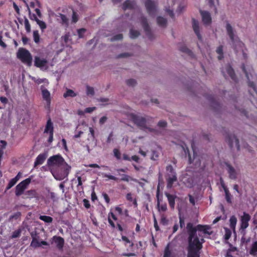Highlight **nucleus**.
<instances>
[{
  "instance_id": "1",
  "label": "nucleus",
  "mask_w": 257,
  "mask_h": 257,
  "mask_svg": "<svg viewBox=\"0 0 257 257\" xmlns=\"http://www.w3.org/2000/svg\"><path fill=\"white\" fill-rule=\"evenodd\" d=\"M186 228L188 234L187 257H200L201 250L205 240L200 233L197 234V231L211 235L212 232L208 231L210 227L208 225L201 224L194 226L192 223L189 222L187 224Z\"/></svg>"
},
{
  "instance_id": "2",
  "label": "nucleus",
  "mask_w": 257,
  "mask_h": 257,
  "mask_svg": "<svg viewBox=\"0 0 257 257\" xmlns=\"http://www.w3.org/2000/svg\"><path fill=\"white\" fill-rule=\"evenodd\" d=\"M241 68L248 80V86L249 88L248 91L253 98V100L251 101L252 102L254 101L257 102V76L254 73L252 68H249L247 71L244 64H242Z\"/></svg>"
},
{
  "instance_id": "3",
  "label": "nucleus",
  "mask_w": 257,
  "mask_h": 257,
  "mask_svg": "<svg viewBox=\"0 0 257 257\" xmlns=\"http://www.w3.org/2000/svg\"><path fill=\"white\" fill-rule=\"evenodd\" d=\"M17 56L23 63L26 64L29 66L32 65V56L28 50L20 48L17 52Z\"/></svg>"
},
{
  "instance_id": "4",
  "label": "nucleus",
  "mask_w": 257,
  "mask_h": 257,
  "mask_svg": "<svg viewBox=\"0 0 257 257\" xmlns=\"http://www.w3.org/2000/svg\"><path fill=\"white\" fill-rule=\"evenodd\" d=\"M131 118L134 123L141 129H147L151 132L155 131L154 129L147 127V119L146 117L137 114H132Z\"/></svg>"
},
{
  "instance_id": "5",
  "label": "nucleus",
  "mask_w": 257,
  "mask_h": 257,
  "mask_svg": "<svg viewBox=\"0 0 257 257\" xmlns=\"http://www.w3.org/2000/svg\"><path fill=\"white\" fill-rule=\"evenodd\" d=\"M31 182V178H28L18 184L16 187V195L17 196L21 195L24 193V191L26 189L27 187L30 184Z\"/></svg>"
},
{
  "instance_id": "6",
  "label": "nucleus",
  "mask_w": 257,
  "mask_h": 257,
  "mask_svg": "<svg viewBox=\"0 0 257 257\" xmlns=\"http://www.w3.org/2000/svg\"><path fill=\"white\" fill-rule=\"evenodd\" d=\"M44 133L49 134V136L47 141L51 144L53 141L54 126L50 117H49L47 121Z\"/></svg>"
},
{
  "instance_id": "7",
  "label": "nucleus",
  "mask_w": 257,
  "mask_h": 257,
  "mask_svg": "<svg viewBox=\"0 0 257 257\" xmlns=\"http://www.w3.org/2000/svg\"><path fill=\"white\" fill-rule=\"evenodd\" d=\"M140 21L144 31L146 33V35L150 40H152L153 38V35L148 23L147 19L144 16H141Z\"/></svg>"
},
{
  "instance_id": "8",
  "label": "nucleus",
  "mask_w": 257,
  "mask_h": 257,
  "mask_svg": "<svg viewBox=\"0 0 257 257\" xmlns=\"http://www.w3.org/2000/svg\"><path fill=\"white\" fill-rule=\"evenodd\" d=\"M64 163V159L60 155H54L50 157L47 161L49 165H62Z\"/></svg>"
},
{
  "instance_id": "9",
  "label": "nucleus",
  "mask_w": 257,
  "mask_h": 257,
  "mask_svg": "<svg viewBox=\"0 0 257 257\" xmlns=\"http://www.w3.org/2000/svg\"><path fill=\"white\" fill-rule=\"evenodd\" d=\"M250 219L251 216L249 214L243 212V215L240 217V229L241 230V231H244L245 229L248 227V222Z\"/></svg>"
},
{
  "instance_id": "10",
  "label": "nucleus",
  "mask_w": 257,
  "mask_h": 257,
  "mask_svg": "<svg viewBox=\"0 0 257 257\" xmlns=\"http://www.w3.org/2000/svg\"><path fill=\"white\" fill-rule=\"evenodd\" d=\"M145 7L149 15L151 16H154L156 13V6L155 2L152 0H146Z\"/></svg>"
},
{
  "instance_id": "11",
  "label": "nucleus",
  "mask_w": 257,
  "mask_h": 257,
  "mask_svg": "<svg viewBox=\"0 0 257 257\" xmlns=\"http://www.w3.org/2000/svg\"><path fill=\"white\" fill-rule=\"evenodd\" d=\"M205 97L210 101L211 106L215 111H219L221 108L220 103L214 95H206Z\"/></svg>"
},
{
  "instance_id": "12",
  "label": "nucleus",
  "mask_w": 257,
  "mask_h": 257,
  "mask_svg": "<svg viewBox=\"0 0 257 257\" xmlns=\"http://www.w3.org/2000/svg\"><path fill=\"white\" fill-rule=\"evenodd\" d=\"M233 141H235V146L237 150L240 149L239 140L234 135L227 134L226 136V141L227 142L229 147L232 148L233 146Z\"/></svg>"
},
{
  "instance_id": "13",
  "label": "nucleus",
  "mask_w": 257,
  "mask_h": 257,
  "mask_svg": "<svg viewBox=\"0 0 257 257\" xmlns=\"http://www.w3.org/2000/svg\"><path fill=\"white\" fill-rule=\"evenodd\" d=\"M48 63L46 59L41 58L39 56H35L34 58V65L36 67L42 69L44 67H47Z\"/></svg>"
},
{
  "instance_id": "14",
  "label": "nucleus",
  "mask_w": 257,
  "mask_h": 257,
  "mask_svg": "<svg viewBox=\"0 0 257 257\" xmlns=\"http://www.w3.org/2000/svg\"><path fill=\"white\" fill-rule=\"evenodd\" d=\"M224 164L227 167L229 178L232 180H236L237 177V173L235 169L228 162H225Z\"/></svg>"
},
{
  "instance_id": "15",
  "label": "nucleus",
  "mask_w": 257,
  "mask_h": 257,
  "mask_svg": "<svg viewBox=\"0 0 257 257\" xmlns=\"http://www.w3.org/2000/svg\"><path fill=\"white\" fill-rule=\"evenodd\" d=\"M52 239L56 244L57 248L59 250H62L64 245V239L63 237L57 235L54 236Z\"/></svg>"
},
{
  "instance_id": "16",
  "label": "nucleus",
  "mask_w": 257,
  "mask_h": 257,
  "mask_svg": "<svg viewBox=\"0 0 257 257\" xmlns=\"http://www.w3.org/2000/svg\"><path fill=\"white\" fill-rule=\"evenodd\" d=\"M200 13L201 15L203 23L205 25H209L211 24L212 19L210 14L207 11L202 10H200Z\"/></svg>"
},
{
  "instance_id": "17",
  "label": "nucleus",
  "mask_w": 257,
  "mask_h": 257,
  "mask_svg": "<svg viewBox=\"0 0 257 257\" xmlns=\"http://www.w3.org/2000/svg\"><path fill=\"white\" fill-rule=\"evenodd\" d=\"M192 27L193 30L196 35L198 40L202 41V37L200 33L199 26L198 21L196 20L195 19H192Z\"/></svg>"
},
{
  "instance_id": "18",
  "label": "nucleus",
  "mask_w": 257,
  "mask_h": 257,
  "mask_svg": "<svg viewBox=\"0 0 257 257\" xmlns=\"http://www.w3.org/2000/svg\"><path fill=\"white\" fill-rule=\"evenodd\" d=\"M165 195L167 198L170 208L172 209H174L175 205V199L177 198V196L175 195L171 194L168 192H165Z\"/></svg>"
},
{
  "instance_id": "19",
  "label": "nucleus",
  "mask_w": 257,
  "mask_h": 257,
  "mask_svg": "<svg viewBox=\"0 0 257 257\" xmlns=\"http://www.w3.org/2000/svg\"><path fill=\"white\" fill-rule=\"evenodd\" d=\"M47 158L46 154L44 153L39 154L36 159L34 163V167H36L38 165H42L44 163Z\"/></svg>"
},
{
  "instance_id": "20",
  "label": "nucleus",
  "mask_w": 257,
  "mask_h": 257,
  "mask_svg": "<svg viewBox=\"0 0 257 257\" xmlns=\"http://www.w3.org/2000/svg\"><path fill=\"white\" fill-rule=\"evenodd\" d=\"M226 30L229 38L232 43L234 42L235 35L234 33L233 29L229 23H227L226 25Z\"/></svg>"
},
{
  "instance_id": "21",
  "label": "nucleus",
  "mask_w": 257,
  "mask_h": 257,
  "mask_svg": "<svg viewBox=\"0 0 257 257\" xmlns=\"http://www.w3.org/2000/svg\"><path fill=\"white\" fill-rule=\"evenodd\" d=\"M226 71L229 76V77L231 78V79L234 81L235 82H236L237 81V77L235 75L234 71L232 67L231 66L230 64H228L225 67Z\"/></svg>"
},
{
  "instance_id": "22",
  "label": "nucleus",
  "mask_w": 257,
  "mask_h": 257,
  "mask_svg": "<svg viewBox=\"0 0 257 257\" xmlns=\"http://www.w3.org/2000/svg\"><path fill=\"white\" fill-rule=\"evenodd\" d=\"M167 187L170 189L173 187V185L175 182L177 181V175H173V176H168L166 178Z\"/></svg>"
},
{
  "instance_id": "23",
  "label": "nucleus",
  "mask_w": 257,
  "mask_h": 257,
  "mask_svg": "<svg viewBox=\"0 0 257 257\" xmlns=\"http://www.w3.org/2000/svg\"><path fill=\"white\" fill-rule=\"evenodd\" d=\"M42 94L44 100L46 101L47 105L49 106L51 103L50 93L47 89H42Z\"/></svg>"
},
{
  "instance_id": "24",
  "label": "nucleus",
  "mask_w": 257,
  "mask_h": 257,
  "mask_svg": "<svg viewBox=\"0 0 257 257\" xmlns=\"http://www.w3.org/2000/svg\"><path fill=\"white\" fill-rule=\"evenodd\" d=\"M135 2L133 0H126L123 3L122 8L124 11L127 9L133 10L135 7Z\"/></svg>"
},
{
  "instance_id": "25",
  "label": "nucleus",
  "mask_w": 257,
  "mask_h": 257,
  "mask_svg": "<svg viewBox=\"0 0 257 257\" xmlns=\"http://www.w3.org/2000/svg\"><path fill=\"white\" fill-rule=\"evenodd\" d=\"M111 218L114 221H116L117 220V218L115 214L112 212H110L108 215V221L110 226L112 228H114L115 227V224Z\"/></svg>"
},
{
  "instance_id": "26",
  "label": "nucleus",
  "mask_w": 257,
  "mask_h": 257,
  "mask_svg": "<svg viewBox=\"0 0 257 257\" xmlns=\"http://www.w3.org/2000/svg\"><path fill=\"white\" fill-rule=\"evenodd\" d=\"M183 182L184 184L188 188H191L193 186L194 179L192 177H184L183 178Z\"/></svg>"
},
{
  "instance_id": "27",
  "label": "nucleus",
  "mask_w": 257,
  "mask_h": 257,
  "mask_svg": "<svg viewBox=\"0 0 257 257\" xmlns=\"http://www.w3.org/2000/svg\"><path fill=\"white\" fill-rule=\"evenodd\" d=\"M64 167L63 168V174L61 175L60 180L63 179L68 176L69 172L71 170V167L67 164L65 163Z\"/></svg>"
},
{
  "instance_id": "28",
  "label": "nucleus",
  "mask_w": 257,
  "mask_h": 257,
  "mask_svg": "<svg viewBox=\"0 0 257 257\" xmlns=\"http://www.w3.org/2000/svg\"><path fill=\"white\" fill-rule=\"evenodd\" d=\"M157 22L158 25L161 27L165 28L167 26V21L163 17L159 16L157 18Z\"/></svg>"
},
{
  "instance_id": "29",
  "label": "nucleus",
  "mask_w": 257,
  "mask_h": 257,
  "mask_svg": "<svg viewBox=\"0 0 257 257\" xmlns=\"http://www.w3.org/2000/svg\"><path fill=\"white\" fill-rule=\"evenodd\" d=\"M230 227V228L235 231V226L237 223V218L234 215H232L230 217L229 219Z\"/></svg>"
},
{
  "instance_id": "30",
  "label": "nucleus",
  "mask_w": 257,
  "mask_h": 257,
  "mask_svg": "<svg viewBox=\"0 0 257 257\" xmlns=\"http://www.w3.org/2000/svg\"><path fill=\"white\" fill-rule=\"evenodd\" d=\"M249 253L255 256L257 254V241H255L253 242L251 245Z\"/></svg>"
},
{
  "instance_id": "31",
  "label": "nucleus",
  "mask_w": 257,
  "mask_h": 257,
  "mask_svg": "<svg viewBox=\"0 0 257 257\" xmlns=\"http://www.w3.org/2000/svg\"><path fill=\"white\" fill-rule=\"evenodd\" d=\"M77 95V94L72 90L70 89H67L66 91L63 94L64 98L68 97H74Z\"/></svg>"
},
{
  "instance_id": "32",
  "label": "nucleus",
  "mask_w": 257,
  "mask_h": 257,
  "mask_svg": "<svg viewBox=\"0 0 257 257\" xmlns=\"http://www.w3.org/2000/svg\"><path fill=\"white\" fill-rule=\"evenodd\" d=\"M157 206L158 210L159 211H161L165 212L167 210V204L166 203H165L164 204H160V202L159 198H158Z\"/></svg>"
},
{
  "instance_id": "33",
  "label": "nucleus",
  "mask_w": 257,
  "mask_h": 257,
  "mask_svg": "<svg viewBox=\"0 0 257 257\" xmlns=\"http://www.w3.org/2000/svg\"><path fill=\"white\" fill-rule=\"evenodd\" d=\"M179 50L182 52L185 53L191 57H193L194 55L193 52L185 45L181 47Z\"/></svg>"
},
{
  "instance_id": "34",
  "label": "nucleus",
  "mask_w": 257,
  "mask_h": 257,
  "mask_svg": "<svg viewBox=\"0 0 257 257\" xmlns=\"http://www.w3.org/2000/svg\"><path fill=\"white\" fill-rule=\"evenodd\" d=\"M167 176H173L177 175L176 173L171 165H169L166 167Z\"/></svg>"
},
{
  "instance_id": "35",
  "label": "nucleus",
  "mask_w": 257,
  "mask_h": 257,
  "mask_svg": "<svg viewBox=\"0 0 257 257\" xmlns=\"http://www.w3.org/2000/svg\"><path fill=\"white\" fill-rule=\"evenodd\" d=\"M216 53L218 54V59L221 60L224 58L223 52V46L220 45L218 47L216 50Z\"/></svg>"
},
{
  "instance_id": "36",
  "label": "nucleus",
  "mask_w": 257,
  "mask_h": 257,
  "mask_svg": "<svg viewBox=\"0 0 257 257\" xmlns=\"http://www.w3.org/2000/svg\"><path fill=\"white\" fill-rule=\"evenodd\" d=\"M61 19V23L62 25L67 26L68 25V19L65 15L59 14V16Z\"/></svg>"
},
{
  "instance_id": "37",
  "label": "nucleus",
  "mask_w": 257,
  "mask_h": 257,
  "mask_svg": "<svg viewBox=\"0 0 257 257\" xmlns=\"http://www.w3.org/2000/svg\"><path fill=\"white\" fill-rule=\"evenodd\" d=\"M39 218L40 220L46 223H51L53 221V218L49 216L41 215Z\"/></svg>"
},
{
  "instance_id": "38",
  "label": "nucleus",
  "mask_w": 257,
  "mask_h": 257,
  "mask_svg": "<svg viewBox=\"0 0 257 257\" xmlns=\"http://www.w3.org/2000/svg\"><path fill=\"white\" fill-rule=\"evenodd\" d=\"M130 38L132 39H135L137 38L140 35V33L137 30L131 29L130 31Z\"/></svg>"
},
{
  "instance_id": "39",
  "label": "nucleus",
  "mask_w": 257,
  "mask_h": 257,
  "mask_svg": "<svg viewBox=\"0 0 257 257\" xmlns=\"http://www.w3.org/2000/svg\"><path fill=\"white\" fill-rule=\"evenodd\" d=\"M24 25L26 32L27 33H30L31 31V25L29 23V20L26 17H24Z\"/></svg>"
},
{
  "instance_id": "40",
  "label": "nucleus",
  "mask_w": 257,
  "mask_h": 257,
  "mask_svg": "<svg viewBox=\"0 0 257 257\" xmlns=\"http://www.w3.org/2000/svg\"><path fill=\"white\" fill-rule=\"evenodd\" d=\"M31 246L34 248H37L40 247V242L38 241V238H34L32 240L30 244Z\"/></svg>"
},
{
  "instance_id": "41",
  "label": "nucleus",
  "mask_w": 257,
  "mask_h": 257,
  "mask_svg": "<svg viewBox=\"0 0 257 257\" xmlns=\"http://www.w3.org/2000/svg\"><path fill=\"white\" fill-rule=\"evenodd\" d=\"M122 240L124 241V244L125 246L127 245V243L129 244V246L132 247L134 246V243L131 242L130 240L125 236H121Z\"/></svg>"
},
{
  "instance_id": "42",
  "label": "nucleus",
  "mask_w": 257,
  "mask_h": 257,
  "mask_svg": "<svg viewBox=\"0 0 257 257\" xmlns=\"http://www.w3.org/2000/svg\"><path fill=\"white\" fill-rule=\"evenodd\" d=\"M225 199L228 203H231V195L228 189H225Z\"/></svg>"
},
{
  "instance_id": "43",
  "label": "nucleus",
  "mask_w": 257,
  "mask_h": 257,
  "mask_svg": "<svg viewBox=\"0 0 257 257\" xmlns=\"http://www.w3.org/2000/svg\"><path fill=\"white\" fill-rule=\"evenodd\" d=\"M16 178H13L12 179L10 182H9L7 186V190H9L11 189L13 186H14L17 182Z\"/></svg>"
},
{
  "instance_id": "44",
  "label": "nucleus",
  "mask_w": 257,
  "mask_h": 257,
  "mask_svg": "<svg viewBox=\"0 0 257 257\" xmlns=\"http://www.w3.org/2000/svg\"><path fill=\"white\" fill-rule=\"evenodd\" d=\"M33 38L36 43H38L40 42V35L38 31L36 30L33 32Z\"/></svg>"
},
{
  "instance_id": "45",
  "label": "nucleus",
  "mask_w": 257,
  "mask_h": 257,
  "mask_svg": "<svg viewBox=\"0 0 257 257\" xmlns=\"http://www.w3.org/2000/svg\"><path fill=\"white\" fill-rule=\"evenodd\" d=\"M225 230V234H224V239L225 240H228L231 235V231L230 229L227 228H224Z\"/></svg>"
},
{
  "instance_id": "46",
  "label": "nucleus",
  "mask_w": 257,
  "mask_h": 257,
  "mask_svg": "<svg viewBox=\"0 0 257 257\" xmlns=\"http://www.w3.org/2000/svg\"><path fill=\"white\" fill-rule=\"evenodd\" d=\"M36 22L42 31L46 28V24L44 22L38 19L36 20Z\"/></svg>"
},
{
  "instance_id": "47",
  "label": "nucleus",
  "mask_w": 257,
  "mask_h": 257,
  "mask_svg": "<svg viewBox=\"0 0 257 257\" xmlns=\"http://www.w3.org/2000/svg\"><path fill=\"white\" fill-rule=\"evenodd\" d=\"M159 153L157 151H155V150H153L152 151V156L151 157V160H154V161L157 160L159 158Z\"/></svg>"
},
{
  "instance_id": "48",
  "label": "nucleus",
  "mask_w": 257,
  "mask_h": 257,
  "mask_svg": "<svg viewBox=\"0 0 257 257\" xmlns=\"http://www.w3.org/2000/svg\"><path fill=\"white\" fill-rule=\"evenodd\" d=\"M21 231L22 230L21 229L15 230L12 233V238H15L19 237L21 235Z\"/></svg>"
},
{
  "instance_id": "49",
  "label": "nucleus",
  "mask_w": 257,
  "mask_h": 257,
  "mask_svg": "<svg viewBox=\"0 0 257 257\" xmlns=\"http://www.w3.org/2000/svg\"><path fill=\"white\" fill-rule=\"evenodd\" d=\"M121 176H122V178L120 179L121 181L128 182L130 180V179H131L132 180H133L134 181H137L136 179H134L133 178H131L127 175L122 174Z\"/></svg>"
},
{
  "instance_id": "50",
  "label": "nucleus",
  "mask_w": 257,
  "mask_h": 257,
  "mask_svg": "<svg viewBox=\"0 0 257 257\" xmlns=\"http://www.w3.org/2000/svg\"><path fill=\"white\" fill-rule=\"evenodd\" d=\"M21 216V213L20 212H17L16 213H14V214H13L12 215H11L10 217V220H12L13 219H18L20 217V216Z\"/></svg>"
},
{
  "instance_id": "51",
  "label": "nucleus",
  "mask_w": 257,
  "mask_h": 257,
  "mask_svg": "<svg viewBox=\"0 0 257 257\" xmlns=\"http://www.w3.org/2000/svg\"><path fill=\"white\" fill-rule=\"evenodd\" d=\"M27 6L28 10L29 11L30 19L31 20H34V21H35L36 22V20H38L39 19L37 18V17L36 16V15L35 14H31L30 9L29 8L28 5H27Z\"/></svg>"
},
{
  "instance_id": "52",
  "label": "nucleus",
  "mask_w": 257,
  "mask_h": 257,
  "mask_svg": "<svg viewBox=\"0 0 257 257\" xmlns=\"http://www.w3.org/2000/svg\"><path fill=\"white\" fill-rule=\"evenodd\" d=\"M126 84L129 86H134L137 84V81L134 79H130L126 81Z\"/></svg>"
},
{
  "instance_id": "53",
  "label": "nucleus",
  "mask_w": 257,
  "mask_h": 257,
  "mask_svg": "<svg viewBox=\"0 0 257 257\" xmlns=\"http://www.w3.org/2000/svg\"><path fill=\"white\" fill-rule=\"evenodd\" d=\"M102 176L103 177L107 178L109 180H112L114 181H117L118 178L113 175L107 174L105 173L102 174Z\"/></svg>"
},
{
  "instance_id": "54",
  "label": "nucleus",
  "mask_w": 257,
  "mask_h": 257,
  "mask_svg": "<svg viewBox=\"0 0 257 257\" xmlns=\"http://www.w3.org/2000/svg\"><path fill=\"white\" fill-rule=\"evenodd\" d=\"M86 31V30L85 28H81L77 30V33L79 38H82L83 37V35L84 33Z\"/></svg>"
},
{
  "instance_id": "55",
  "label": "nucleus",
  "mask_w": 257,
  "mask_h": 257,
  "mask_svg": "<svg viewBox=\"0 0 257 257\" xmlns=\"http://www.w3.org/2000/svg\"><path fill=\"white\" fill-rule=\"evenodd\" d=\"M113 154H114V156H115V157L117 159V160H119L120 159V151H119L118 149H114L113 150Z\"/></svg>"
},
{
  "instance_id": "56",
  "label": "nucleus",
  "mask_w": 257,
  "mask_h": 257,
  "mask_svg": "<svg viewBox=\"0 0 257 257\" xmlns=\"http://www.w3.org/2000/svg\"><path fill=\"white\" fill-rule=\"evenodd\" d=\"M78 20V15L77 13L73 11L72 16V23H76Z\"/></svg>"
},
{
  "instance_id": "57",
  "label": "nucleus",
  "mask_w": 257,
  "mask_h": 257,
  "mask_svg": "<svg viewBox=\"0 0 257 257\" xmlns=\"http://www.w3.org/2000/svg\"><path fill=\"white\" fill-rule=\"evenodd\" d=\"M171 254V252L169 249V246H167L164 251L163 257H170Z\"/></svg>"
},
{
  "instance_id": "58",
  "label": "nucleus",
  "mask_w": 257,
  "mask_h": 257,
  "mask_svg": "<svg viewBox=\"0 0 257 257\" xmlns=\"http://www.w3.org/2000/svg\"><path fill=\"white\" fill-rule=\"evenodd\" d=\"M87 94L93 95L94 94V91L93 87L87 86Z\"/></svg>"
},
{
  "instance_id": "59",
  "label": "nucleus",
  "mask_w": 257,
  "mask_h": 257,
  "mask_svg": "<svg viewBox=\"0 0 257 257\" xmlns=\"http://www.w3.org/2000/svg\"><path fill=\"white\" fill-rule=\"evenodd\" d=\"M108 119V118L107 116H102L100 119H99V123L100 125H103V124H104L106 121Z\"/></svg>"
},
{
  "instance_id": "60",
  "label": "nucleus",
  "mask_w": 257,
  "mask_h": 257,
  "mask_svg": "<svg viewBox=\"0 0 257 257\" xmlns=\"http://www.w3.org/2000/svg\"><path fill=\"white\" fill-rule=\"evenodd\" d=\"M123 38V35L121 34H118L117 35H114L112 38V41H115V40H121Z\"/></svg>"
},
{
  "instance_id": "61",
  "label": "nucleus",
  "mask_w": 257,
  "mask_h": 257,
  "mask_svg": "<svg viewBox=\"0 0 257 257\" xmlns=\"http://www.w3.org/2000/svg\"><path fill=\"white\" fill-rule=\"evenodd\" d=\"M83 205L86 208L89 209L90 207V204L89 200H88L86 199H84L83 200Z\"/></svg>"
},
{
  "instance_id": "62",
  "label": "nucleus",
  "mask_w": 257,
  "mask_h": 257,
  "mask_svg": "<svg viewBox=\"0 0 257 257\" xmlns=\"http://www.w3.org/2000/svg\"><path fill=\"white\" fill-rule=\"evenodd\" d=\"M96 107H89L84 109L85 113H91L96 109Z\"/></svg>"
},
{
  "instance_id": "63",
  "label": "nucleus",
  "mask_w": 257,
  "mask_h": 257,
  "mask_svg": "<svg viewBox=\"0 0 257 257\" xmlns=\"http://www.w3.org/2000/svg\"><path fill=\"white\" fill-rule=\"evenodd\" d=\"M167 122L164 120H160L158 123V126L160 127H165L167 126Z\"/></svg>"
},
{
  "instance_id": "64",
  "label": "nucleus",
  "mask_w": 257,
  "mask_h": 257,
  "mask_svg": "<svg viewBox=\"0 0 257 257\" xmlns=\"http://www.w3.org/2000/svg\"><path fill=\"white\" fill-rule=\"evenodd\" d=\"M49 195H50V198L53 201H56V194L54 193V192H50L49 193Z\"/></svg>"
}]
</instances>
